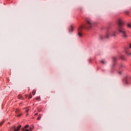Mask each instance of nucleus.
I'll return each instance as SVG.
<instances>
[{
    "mask_svg": "<svg viewBox=\"0 0 131 131\" xmlns=\"http://www.w3.org/2000/svg\"><path fill=\"white\" fill-rule=\"evenodd\" d=\"M117 24L118 25V31L119 33H121L122 37L124 39H126L128 37V35L126 33L125 29L123 28V25H124V21L122 19L119 18L117 20Z\"/></svg>",
    "mask_w": 131,
    "mask_h": 131,
    "instance_id": "obj_1",
    "label": "nucleus"
},
{
    "mask_svg": "<svg viewBox=\"0 0 131 131\" xmlns=\"http://www.w3.org/2000/svg\"><path fill=\"white\" fill-rule=\"evenodd\" d=\"M93 26H94V23L93 21L91 20V19H88L86 20V24L84 25L83 27H80L78 29V36H79V37H81L82 36V34L81 33L82 29H83V28H86V29H91Z\"/></svg>",
    "mask_w": 131,
    "mask_h": 131,
    "instance_id": "obj_2",
    "label": "nucleus"
},
{
    "mask_svg": "<svg viewBox=\"0 0 131 131\" xmlns=\"http://www.w3.org/2000/svg\"><path fill=\"white\" fill-rule=\"evenodd\" d=\"M110 36H114L116 37V32L113 31L112 29H108L105 33V36H100L99 39L100 40H103V39H105L106 38H109Z\"/></svg>",
    "mask_w": 131,
    "mask_h": 131,
    "instance_id": "obj_3",
    "label": "nucleus"
},
{
    "mask_svg": "<svg viewBox=\"0 0 131 131\" xmlns=\"http://www.w3.org/2000/svg\"><path fill=\"white\" fill-rule=\"evenodd\" d=\"M123 81L124 82H125V83L126 84H128V78H127V77H125L124 79H123Z\"/></svg>",
    "mask_w": 131,
    "mask_h": 131,
    "instance_id": "obj_4",
    "label": "nucleus"
},
{
    "mask_svg": "<svg viewBox=\"0 0 131 131\" xmlns=\"http://www.w3.org/2000/svg\"><path fill=\"white\" fill-rule=\"evenodd\" d=\"M21 125H19L17 126V128H15L14 129V131H19L20 130V128H21Z\"/></svg>",
    "mask_w": 131,
    "mask_h": 131,
    "instance_id": "obj_5",
    "label": "nucleus"
},
{
    "mask_svg": "<svg viewBox=\"0 0 131 131\" xmlns=\"http://www.w3.org/2000/svg\"><path fill=\"white\" fill-rule=\"evenodd\" d=\"M125 66H123V65H121L120 67H119V69L120 70H121V71H122V70H123V68H125Z\"/></svg>",
    "mask_w": 131,
    "mask_h": 131,
    "instance_id": "obj_6",
    "label": "nucleus"
},
{
    "mask_svg": "<svg viewBox=\"0 0 131 131\" xmlns=\"http://www.w3.org/2000/svg\"><path fill=\"white\" fill-rule=\"evenodd\" d=\"M70 32H72L73 31V27L71 26L70 30H69Z\"/></svg>",
    "mask_w": 131,
    "mask_h": 131,
    "instance_id": "obj_7",
    "label": "nucleus"
},
{
    "mask_svg": "<svg viewBox=\"0 0 131 131\" xmlns=\"http://www.w3.org/2000/svg\"><path fill=\"white\" fill-rule=\"evenodd\" d=\"M112 60L113 61V62H116V57H112Z\"/></svg>",
    "mask_w": 131,
    "mask_h": 131,
    "instance_id": "obj_8",
    "label": "nucleus"
},
{
    "mask_svg": "<svg viewBox=\"0 0 131 131\" xmlns=\"http://www.w3.org/2000/svg\"><path fill=\"white\" fill-rule=\"evenodd\" d=\"M5 123V120H3L1 123H0V125L2 126L4 123Z\"/></svg>",
    "mask_w": 131,
    "mask_h": 131,
    "instance_id": "obj_9",
    "label": "nucleus"
},
{
    "mask_svg": "<svg viewBox=\"0 0 131 131\" xmlns=\"http://www.w3.org/2000/svg\"><path fill=\"white\" fill-rule=\"evenodd\" d=\"M125 14H126V15H128V14H129V11L128 10L125 11Z\"/></svg>",
    "mask_w": 131,
    "mask_h": 131,
    "instance_id": "obj_10",
    "label": "nucleus"
},
{
    "mask_svg": "<svg viewBox=\"0 0 131 131\" xmlns=\"http://www.w3.org/2000/svg\"><path fill=\"white\" fill-rule=\"evenodd\" d=\"M35 93L36 91L35 90H33L32 92V95H33V96H34V95H35Z\"/></svg>",
    "mask_w": 131,
    "mask_h": 131,
    "instance_id": "obj_11",
    "label": "nucleus"
},
{
    "mask_svg": "<svg viewBox=\"0 0 131 131\" xmlns=\"http://www.w3.org/2000/svg\"><path fill=\"white\" fill-rule=\"evenodd\" d=\"M22 95H18V99H21V98H22Z\"/></svg>",
    "mask_w": 131,
    "mask_h": 131,
    "instance_id": "obj_12",
    "label": "nucleus"
},
{
    "mask_svg": "<svg viewBox=\"0 0 131 131\" xmlns=\"http://www.w3.org/2000/svg\"><path fill=\"white\" fill-rule=\"evenodd\" d=\"M41 118V116H39L37 118V120H39Z\"/></svg>",
    "mask_w": 131,
    "mask_h": 131,
    "instance_id": "obj_13",
    "label": "nucleus"
},
{
    "mask_svg": "<svg viewBox=\"0 0 131 131\" xmlns=\"http://www.w3.org/2000/svg\"><path fill=\"white\" fill-rule=\"evenodd\" d=\"M29 98H30V99H31V98H32V95H31V94L29 95Z\"/></svg>",
    "mask_w": 131,
    "mask_h": 131,
    "instance_id": "obj_14",
    "label": "nucleus"
},
{
    "mask_svg": "<svg viewBox=\"0 0 131 131\" xmlns=\"http://www.w3.org/2000/svg\"><path fill=\"white\" fill-rule=\"evenodd\" d=\"M29 125H26V126H25V128H27V127H29Z\"/></svg>",
    "mask_w": 131,
    "mask_h": 131,
    "instance_id": "obj_15",
    "label": "nucleus"
},
{
    "mask_svg": "<svg viewBox=\"0 0 131 131\" xmlns=\"http://www.w3.org/2000/svg\"><path fill=\"white\" fill-rule=\"evenodd\" d=\"M127 26H128V27H129V28H131V25L130 24H128L127 25Z\"/></svg>",
    "mask_w": 131,
    "mask_h": 131,
    "instance_id": "obj_16",
    "label": "nucleus"
},
{
    "mask_svg": "<svg viewBox=\"0 0 131 131\" xmlns=\"http://www.w3.org/2000/svg\"><path fill=\"white\" fill-rule=\"evenodd\" d=\"M89 63H91L92 62V59L90 58L89 59Z\"/></svg>",
    "mask_w": 131,
    "mask_h": 131,
    "instance_id": "obj_17",
    "label": "nucleus"
},
{
    "mask_svg": "<svg viewBox=\"0 0 131 131\" xmlns=\"http://www.w3.org/2000/svg\"><path fill=\"white\" fill-rule=\"evenodd\" d=\"M126 53H127V54L128 55H131V53H128V52L127 51H126Z\"/></svg>",
    "mask_w": 131,
    "mask_h": 131,
    "instance_id": "obj_18",
    "label": "nucleus"
},
{
    "mask_svg": "<svg viewBox=\"0 0 131 131\" xmlns=\"http://www.w3.org/2000/svg\"><path fill=\"white\" fill-rule=\"evenodd\" d=\"M101 63H102V64L105 63V62L103 60H101Z\"/></svg>",
    "mask_w": 131,
    "mask_h": 131,
    "instance_id": "obj_19",
    "label": "nucleus"
},
{
    "mask_svg": "<svg viewBox=\"0 0 131 131\" xmlns=\"http://www.w3.org/2000/svg\"><path fill=\"white\" fill-rule=\"evenodd\" d=\"M29 128L30 130H32V128L31 127H30Z\"/></svg>",
    "mask_w": 131,
    "mask_h": 131,
    "instance_id": "obj_20",
    "label": "nucleus"
},
{
    "mask_svg": "<svg viewBox=\"0 0 131 131\" xmlns=\"http://www.w3.org/2000/svg\"><path fill=\"white\" fill-rule=\"evenodd\" d=\"M37 100H39V99H40L39 97H37L36 98Z\"/></svg>",
    "mask_w": 131,
    "mask_h": 131,
    "instance_id": "obj_21",
    "label": "nucleus"
},
{
    "mask_svg": "<svg viewBox=\"0 0 131 131\" xmlns=\"http://www.w3.org/2000/svg\"><path fill=\"white\" fill-rule=\"evenodd\" d=\"M129 49H131V43L129 44Z\"/></svg>",
    "mask_w": 131,
    "mask_h": 131,
    "instance_id": "obj_22",
    "label": "nucleus"
},
{
    "mask_svg": "<svg viewBox=\"0 0 131 131\" xmlns=\"http://www.w3.org/2000/svg\"><path fill=\"white\" fill-rule=\"evenodd\" d=\"M25 131H29V129H26Z\"/></svg>",
    "mask_w": 131,
    "mask_h": 131,
    "instance_id": "obj_23",
    "label": "nucleus"
},
{
    "mask_svg": "<svg viewBox=\"0 0 131 131\" xmlns=\"http://www.w3.org/2000/svg\"><path fill=\"white\" fill-rule=\"evenodd\" d=\"M27 112H28V111H29V110H27Z\"/></svg>",
    "mask_w": 131,
    "mask_h": 131,
    "instance_id": "obj_24",
    "label": "nucleus"
},
{
    "mask_svg": "<svg viewBox=\"0 0 131 131\" xmlns=\"http://www.w3.org/2000/svg\"><path fill=\"white\" fill-rule=\"evenodd\" d=\"M15 127H16L15 126H13V128H15Z\"/></svg>",
    "mask_w": 131,
    "mask_h": 131,
    "instance_id": "obj_25",
    "label": "nucleus"
},
{
    "mask_svg": "<svg viewBox=\"0 0 131 131\" xmlns=\"http://www.w3.org/2000/svg\"><path fill=\"white\" fill-rule=\"evenodd\" d=\"M22 130H24V128H22Z\"/></svg>",
    "mask_w": 131,
    "mask_h": 131,
    "instance_id": "obj_26",
    "label": "nucleus"
},
{
    "mask_svg": "<svg viewBox=\"0 0 131 131\" xmlns=\"http://www.w3.org/2000/svg\"><path fill=\"white\" fill-rule=\"evenodd\" d=\"M35 115H37V113L35 114Z\"/></svg>",
    "mask_w": 131,
    "mask_h": 131,
    "instance_id": "obj_27",
    "label": "nucleus"
},
{
    "mask_svg": "<svg viewBox=\"0 0 131 131\" xmlns=\"http://www.w3.org/2000/svg\"><path fill=\"white\" fill-rule=\"evenodd\" d=\"M119 74H121V72H119Z\"/></svg>",
    "mask_w": 131,
    "mask_h": 131,
    "instance_id": "obj_28",
    "label": "nucleus"
}]
</instances>
